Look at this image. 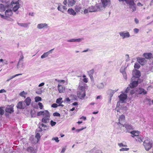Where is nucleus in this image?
Here are the masks:
<instances>
[{
  "label": "nucleus",
  "instance_id": "1",
  "mask_svg": "<svg viewBox=\"0 0 153 153\" xmlns=\"http://www.w3.org/2000/svg\"><path fill=\"white\" fill-rule=\"evenodd\" d=\"M86 84L82 81L80 82L78 87V91L77 95L80 99L83 98L85 96V86Z\"/></svg>",
  "mask_w": 153,
  "mask_h": 153
},
{
  "label": "nucleus",
  "instance_id": "2",
  "mask_svg": "<svg viewBox=\"0 0 153 153\" xmlns=\"http://www.w3.org/2000/svg\"><path fill=\"white\" fill-rule=\"evenodd\" d=\"M19 0H13L10 4L8 5V10H18L20 7Z\"/></svg>",
  "mask_w": 153,
  "mask_h": 153
},
{
  "label": "nucleus",
  "instance_id": "3",
  "mask_svg": "<svg viewBox=\"0 0 153 153\" xmlns=\"http://www.w3.org/2000/svg\"><path fill=\"white\" fill-rule=\"evenodd\" d=\"M105 85V83L104 82H97L93 83L92 84V86L95 87V86H96L98 89L101 90L104 88Z\"/></svg>",
  "mask_w": 153,
  "mask_h": 153
},
{
  "label": "nucleus",
  "instance_id": "4",
  "mask_svg": "<svg viewBox=\"0 0 153 153\" xmlns=\"http://www.w3.org/2000/svg\"><path fill=\"white\" fill-rule=\"evenodd\" d=\"M121 94L118 96L119 99V102L122 103L124 102L127 97V94L123 91L121 92Z\"/></svg>",
  "mask_w": 153,
  "mask_h": 153
},
{
  "label": "nucleus",
  "instance_id": "5",
  "mask_svg": "<svg viewBox=\"0 0 153 153\" xmlns=\"http://www.w3.org/2000/svg\"><path fill=\"white\" fill-rule=\"evenodd\" d=\"M143 145L146 151L150 150L152 146V143L148 140H145L143 142Z\"/></svg>",
  "mask_w": 153,
  "mask_h": 153
},
{
  "label": "nucleus",
  "instance_id": "6",
  "mask_svg": "<svg viewBox=\"0 0 153 153\" xmlns=\"http://www.w3.org/2000/svg\"><path fill=\"white\" fill-rule=\"evenodd\" d=\"M50 115L49 112H46L45 115L42 120V121L45 123H48L50 120Z\"/></svg>",
  "mask_w": 153,
  "mask_h": 153
},
{
  "label": "nucleus",
  "instance_id": "7",
  "mask_svg": "<svg viewBox=\"0 0 153 153\" xmlns=\"http://www.w3.org/2000/svg\"><path fill=\"white\" fill-rule=\"evenodd\" d=\"M119 34L120 37L123 39L131 36L129 33L126 31H121L119 33Z\"/></svg>",
  "mask_w": 153,
  "mask_h": 153
},
{
  "label": "nucleus",
  "instance_id": "8",
  "mask_svg": "<svg viewBox=\"0 0 153 153\" xmlns=\"http://www.w3.org/2000/svg\"><path fill=\"white\" fill-rule=\"evenodd\" d=\"M133 76L131 78V80H134L135 79H138L140 76V73L139 71L136 70L134 71L132 73Z\"/></svg>",
  "mask_w": 153,
  "mask_h": 153
},
{
  "label": "nucleus",
  "instance_id": "9",
  "mask_svg": "<svg viewBox=\"0 0 153 153\" xmlns=\"http://www.w3.org/2000/svg\"><path fill=\"white\" fill-rule=\"evenodd\" d=\"M119 1H125L126 3L129 5L130 8L134 10V4L133 0H119Z\"/></svg>",
  "mask_w": 153,
  "mask_h": 153
},
{
  "label": "nucleus",
  "instance_id": "10",
  "mask_svg": "<svg viewBox=\"0 0 153 153\" xmlns=\"http://www.w3.org/2000/svg\"><path fill=\"white\" fill-rule=\"evenodd\" d=\"M48 27V24L45 23H40L37 26V28L39 29H47Z\"/></svg>",
  "mask_w": 153,
  "mask_h": 153
},
{
  "label": "nucleus",
  "instance_id": "11",
  "mask_svg": "<svg viewBox=\"0 0 153 153\" xmlns=\"http://www.w3.org/2000/svg\"><path fill=\"white\" fill-rule=\"evenodd\" d=\"M132 88L130 87H127L125 91V93L127 94L128 95H132L135 93L136 90L134 89H132Z\"/></svg>",
  "mask_w": 153,
  "mask_h": 153
},
{
  "label": "nucleus",
  "instance_id": "12",
  "mask_svg": "<svg viewBox=\"0 0 153 153\" xmlns=\"http://www.w3.org/2000/svg\"><path fill=\"white\" fill-rule=\"evenodd\" d=\"M14 12L16 13V14H18V10H13ZM13 14L12 10H5L4 15H6V17H8L11 16Z\"/></svg>",
  "mask_w": 153,
  "mask_h": 153
},
{
  "label": "nucleus",
  "instance_id": "13",
  "mask_svg": "<svg viewBox=\"0 0 153 153\" xmlns=\"http://www.w3.org/2000/svg\"><path fill=\"white\" fill-rule=\"evenodd\" d=\"M135 80L133 81V80H131L132 82L130 83L129 84V86L131 88H134L137 86L138 84V80L139 79H135Z\"/></svg>",
  "mask_w": 153,
  "mask_h": 153
},
{
  "label": "nucleus",
  "instance_id": "14",
  "mask_svg": "<svg viewBox=\"0 0 153 153\" xmlns=\"http://www.w3.org/2000/svg\"><path fill=\"white\" fill-rule=\"evenodd\" d=\"M54 49V48L52 49L48 52L44 53L41 56V58L42 59L47 57L49 54L52 53Z\"/></svg>",
  "mask_w": 153,
  "mask_h": 153
},
{
  "label": "nucleus",
  "instance_id": "15",
  "mask_svg": "<svg viewBox=\"0 0 153 153\" xmlns=\"http://www.w3.org/2000/svg\"><path fill=\"white\" fill-rule=\"evenodd\" d=\"M26 107V105L24 104L23 102H19L17 104V107L19 109H24Z\"/></svg>",
  "mask_w": 153,
  "mask_h": 153
},
{
  "label": "nucleus",
  "instance_id": "16",
  "mask_svg": "<svg viewBox=\"0 0 153 153\" xmlns=\"http://www.w3.org/2000/svg\"><path fill=\"white\" fill-rule=\"evenodd\" d=\"M47 128V126L46 125L42 124L40 126H39V128L37 130L38 131H41L43 130H45Z\"/></svg>",
  "mask_w": 153,
  "mask_h": 153
},
{
  "label": "nucleus",
  "instance_id": "17",
  "mask_svg": "<svg viewBox=\"0 0 153 153\" xmlns=\"http://www.w3.org/2000/svg\"><path fill=\"white\" fill-rule=\"evenodd\" d=\"M25 65L23 62H18L17 65V68L18 69L20 70H23L25 68Z\"/></svg>",
  "mask_w": 153,
  "mask_h": 153
},
{
  "label": "nucleus",
  "instance_id": "18",
  "mask_svg": "<svg viewBox=\"0 0 153 153\" xmlns=\"http://www.w3.org/2000/svg\"><path fill=\"white\" fill-rule=\"evenodd\" d=\"M130 133L131 134V136L132 137H136L139 136V134L140 132L138 131H133L130 132Z\"/></svg>",
  "mask_w": 153,
  "mask_h": 153
},
{
  "label": "nucleus",
  "instance_id": "19",
  "mask_svg": "<svg viewBox=\"0 0 153 153\" xmlns=\"http://www.w3.org/2000/svg\"><path fill=\"white\" fill-rule=\"evenodd\" d=\"M137 61L141 65H143L146 63L145 59L143 58H139L137 59Z\"/></svg>",
  "mask_w": 153,
  "mask_h": 153
},
{
  "label": "nucleus",
  "instance_id": "20",
  "mask_svg": "<svg viewBox=\"0 0 153 153\" xmlns=\"http://www.w3.org/2000/svg\"><path fill=\"white\" fill-rule=\"evenodd\" d=\"M143 56L147 59H150L152 57V55L151 53H144Z\"/></svg>",
  "mask_w": 153,
  "mask_h": 153
},
{
  "label": "nucleus",
  "instance_id": "21",
  "mask_svg": "<svg viewBox=\"0 0 153 153\" xmlns=\"http://www.w3.org/2000/svg\"><path fill=\"white\" fill-rule=\"evenodd\" d=\"M24 104L26 105L29 106L30 104L31 99L30 97H27L25 100L23 102Z\"/></svg>",
  "mask_w": 153,
  "mask_h": 153
},
{
  "label": "nucleus",
  "instance_id": "22",
  "mask_svg": "<svg viewBox=\"0 0 153 153\" xmlns=\"http://www.w3.org/2000/svg\"><path fill=\"white\" fill-rule=\"evenodd\" d=\"M56 6H57V10H61L62 9L66 10L67 9L66 6H63L60 3L56 4Z\"/></svg>",
  "mask_w": 153,
  "mask_h": 153
},
{
  "label": "nucleus",
  "instance_id": "23",
  "mask_svg": "<svg viewBox=\"0 0 153 153\" xmlns=\"http://www.w3.org/2000/svg\"><path fill=\"white\" fill-rule=\"evenodd\" d=\"M120 72L122 74L124 78L125 79H126L127 78V76L125 71V68H121L120 69Z\"/></svg>",
  "mask_w": 153,
  "mask_h": 153
},
{
  "label": "nucleus",
  "instance_id": "24",
  "mask_svg": "<svg viewBox=\"0 0 153 153\" xmlns=\"http://www.w3.org/2000/svg\"><path fill=\"white\" fill-rule=\"evenodd\" d=\"M125 127V128L127 130L130 129L132 128V126L131 125L128 124H126L123 125L122 124H120V127H119L120 128H121L122 127Z\"/></svg>",
  "mask_w": 153,
  "mask_h": 153
},
{
  "label": "nucleus",
  "instance_id": "25",
  "mask_svg": "<svg viewBox=\"0 0 153 153\" xmlns=\"http://www.w3.org/2000/svg\"><path fill=\"white\" fill-rule=\"evenodd\" d=\"M124 119H125V116L123 115H122L120 117L119 119V122L118 123H117V124L119 125V127H120V124H122L121 123V121H123V120H124Z\"/></svg>",
  "mask_w": 153,
  "mask_h": 153
},
{
  "label": "nucleus",
  "instance_id": "26",
  "mask_svg": "<svg viewBox=\"0 0 153 153\" xmlns=\"http://www.w3.org/2000/svg\"><path fill=\"white\" fill-rule=\"evenodd\" d=\"M58 89L59 93H63L65 91V88L63 86L59 84L58 85Z\"/></svg>",
  "mask_w": 153,
  "mask_h": 153
},
{
  "label": "nucleus",
  "instance_id": "27",
  "mask_svg": "<svg viewBox=\"0 0 153 153\" xmlns=\"http://www.w3.org/2000/svg\"><path fill=\"white\" fill-rule=\"evenodd\" d=\"M137 92L139 94H145L147 93L146 91L142 88H139Z\"/></svg>",
  "mask_w": 153,
  "mask_h": 153
},
{
  "label": "nucleus",
  "instance_id": "28",
  "mask_svg": "<svg viewBox=\"0 0 153 153\" xmlns=\"http://www.w3.org/2000/svg\"><path fill=\"white\" fill-rule=\"evenodd\" d=\"M30 23H19L18 22H17L18 25L21 27H28V25L30 24Z\"/></svg>",
  "mask_w": 153,
  "mask_h": 153
},
{
  "label": "nucleus",
  "instance_id": "29",
  "mask_svg": "<svg viewBox=\"0 0 153 153\" xmlns=\"http://www.w3.org/2000/svg\"><path fill=\"white\" fill-rule=\"evenodd\" d=\"M118 89H115V90H109L108 91L110 97H112L114 94L116 92H117Z\"/></svg>",
  "mask_w": 153,
  "mask_h": 153
},
{
  "label": "nucleus",
  "instance_id": "30",
  "mask_svg": "<svg viewBox=\"0 0 153 153\" xmlns=\"http://www.w3.org/2000/svg\"><path fill=\"white\" fill-rule=\"evenodd\" d=\"M5 111L7 112L12 113L14 111V110L12 107H10L9 106L7 107L6 108Z\"/></svg>",
  "mask_w": 153,
  "mask_h": 153
},
{
  "label": "nucleus",
  "instance_id": "31",
  "mask_svg": "<svg viewBox=\"0 0 153 153\" xmlns=\"http://www.w3.org/2000/svg\"><path fill=\"white\" fill-rule=\"evenodd\" d=\"M110 1L109 0H103L102 1V4L104 8L110 3Z\"/></svg>",
  "mask_w": 153,
  "mask_h": 153
},
{
  "label": "nucleus",
  "instance_id": "32",
  "mask_svg": "<svg viewBox=\"0 0 153 153\" xmlns=\"http://www.w3.org/2000/svg\"><path fill=\"white\" fill-rule=\"evenodd\" d=\"M76 2V1L75 0H68V5L69 6H72L75 4Z\"/></svg>",
  "mask_w": 153,
  "mask_h": 153
},
{
  "label": "nucleus",
  "instance_id": "33",
  "mask_svg": "<svg viewBox=\"0 0 153 153\" xmlns=\"http://www.w3.org/2000/svg\"><path fill=\"white\" fill-rule=\"evenodd\" d=\"M46 112H48V111L47 110H45L43 111H39L37 113V115L38 116L43 115L44 116L45 115V114Z\"/></svg>",
  "mask_w": 153,
  "mask_h": 153
},
{
  "label": "nucleus",
  "instance_id": "34",
  "mask_svg": "<svg viewBox=\"0 0 153 153\" xmlns=\"http://www.w3.org/2000/svg\"><path fill=\"white\" fill-rule=\"evenodd\" d=\"M68 13L70 15H72L73 16L76 15V12H78V11H75L74 10H67V11Z\"/></svg>",
  "mask_w": 153,
  "mask_h": 153
},
{
  "label": "nucleus",
  "instance_id": "35",
  "mask_svg": "<svg viewBox=\"0 0 153 153\" xmlns=\"http://www.w3.org/2000/svg\"><path fill=\"white\" fill-rule=\"evenodd\" d=\"M5 10H0V16L1 18L4 19V17L6 16V15H4V13Z\"/></svg>",
  "mask_w": 153,
  "mask_h": 153
},
{
  "label": "nucleus",
  "instance_id": "36",
  "mask_svg": "<svg viewBox=\"0 0 153 153\" xmlns=\"http://www.w3.org/2000/svg\"><path fill=\"white\" fill-rule=\"evenodd\" d=\"M88 73L90 77L92 76V75L94 73V69H92L88 71Z\"/></svg>",
  "mask_w": 153,
  "mask_h": 153
},
{
  "label": "nucleus",
  "instance_id": "37",
  "mask_svg": "<svg viewBox=\"0 0 153 153\" xmlns=\"http://www.w3.org/2000/svg\"><path fill=\"white\" fill-rule=\"evenodd\" d=\"M62 98L61 97H60L57 99L56 102V103L59 104H62L63 102L62 100Z\"/></svg>",
  "mask_w": 153,
  "mask_h": 153
},
{
  "label": "nucleus",
  "instance_id": "38",
  "mask_svg": "<svg viewBox=\"0 0 153 153\" xmlns=\"http://www.w3.org/2000/svg\"><path fill=\"white\" fill-rule=\"evenodd\" d=\"M139 143H141L143 142V138L140 137H136V138L135 139Z\"/></svg>",
  "mask_w": 153,
  "mask_h": 153
},
{
  "label": "nucleus",
  "instance_id": "39",
  "mask_svg": "<svg viewBox=\"0 0 153 153\" xmlns=\"http://www.w3.org/2000/svg\"><path fill=\"white\" fill-rule=\"evenodd\" d=\"M97 10H89L88 11V10H84L83 13L84 14H86L88 13L89 12H96Z\"/></svg>",
  "mask_w": 153,
  "mask_h": 153
},
{
  "label": "nucleus",
  "instance_id": "40",
  "mask_svg": "<svg viewBox=\"0 0 153 153\" xmlns=\"http://www.w3.org/2000/svg\"><path fill=\"white\" fill-rule=\"evenodd\" d=\"M35 101L36 102H38L40 101H41L42 99L41 97H36L35 98Z\"/></svg>",
  "mask_w": 153,
  "mask_h": 153
},
{
  "label": "nucleus",
  "instance_id": "41",
  "mask_svg": "<svg viewBox=\"0 0 153 153\" xmlns=\"http://www.w3.org/2000/svg\"><path fill=\"white\" fill-rule=\"evenodd\" d=\"M26 94V93H25L24 91H22L19 94V95L22 97H24V98L25 97V95Z\"/></svg>",
  "mask_w": 153,
  "mask_h": 153
},
{
  "label": "nucleus",
  "instance_id": "42",
  "mask_svg": "<svg viewBox=\"0 0 153 153\" xmlns=\"http://www.w3.org/2000/svg\"><path fill=\"white\" fill-rule=\"evenodd\" d=\"M4 111L2 107H0V116H1L4 113Z\"/></svg>",
  "mask_w": 153,
  "mask_h": 153
},
{
  "label": "nucleus",
  "instance_id": "43",
  "mask_svg": "<svg viewBox=\"0 0 153 153\" xmlns=\"http://www.w3.org/2000/svg\"><path fill=\"white\" fill-rule=\"evenodd\" d=\"M140 65L139 63H135L134 65V67L135 68L139 69L140 67Z\"/></svg>",
  "mask_w": 153,
  "mask_h": 153
},
{
  "label": "nucleus",
  "instance_id": "44",
  "mask_svg": "<svg viewBox=\"0 0 153 153\" xmlns=\"http://www.w3.org/2000/svg\"><path fill=\"white\" fill-rule=\"evenodd\" d=\"M24 58V57L23 55L21 54L19 62H23Z\"/></svg>",
  "mask_w": 153,
  "mask_h": 153
},
{
  "label": "nucleus",
  "instance_id": "45",
  "mask_svg": "<svg viewBox=\"0 0 153 153\" xmlns=\"http://www.w3.org/2000/svg\"><path fill=\"white\" fill-rule=\"evenodd\" d=\"M35 137L37 138L38 141H39L40 138V134L39 133H37Z\"/></svg>",
  "mask_w": 153,
  "mask_h": 153
},
{
  "label": "nucleus",
  "instance_id": "46",
  "mask_svg": "<svg viewBox=\"0 0 153 153\" xmlns=\"http://www.w3.org/2000/svg\"><path fill=\"white\" fill-rule=\"evenodd\" d=\"M4 19H6L8 21H10L12 22L13 21V19H12L9 17H4Z\"/></svg>",
  "mask_w": 153,
  "mask_h": 153
},
{
  "label": "nucleus",
  "instance_id": "47",
  "mask_svg": "<svg viewBox=\"0 0 153 153\" xmlns=\"http://www.w3.org/2000/svg\"><path fill=\"white\" fill-rule=\"evenodd\" d=\"M82 81L84 83H87L88 82V79L87 78H84L81 80L80 82Z\"/></svg>",
  "mask_w": 153,
  "mask_h": 153
},
{
  "label": "nucleus",
  "instance_id": "48",
  "mask_svg": "<svg viewBox=\"0 0 153 153\" xmlns=\"http://www.w3.org/2000/svg\"><path fill=\"white\" fill-rule=\"evenodd\" d=\"M50 124L52 126H53L56 124V123L55 122H54L53 120H51V121Z\"/></svg>",
  "mask_w": 153,
  "mask_h": 153
},
{
  "label": "nucleus",
  "instance_id": "49",
  "mask_svg": "<svg viewBox=\"0 0 153 153\" xmlns=\"http://www.w3.org/2000/svg\"><path fill=\"white\" fill-rule=\"evenodd\" d=\"M38 105H39V108L40 109H42L43 108V105L42 103L40 102H39L38 103Z\"/></svg>",
  "mask_w": 153,
  "mask_h": 153
},
{
  "label": "nucleus",
  "instance_id": "50",
  "mask_svg": "<svg viewBox=\"0 0 153 153\" xmlns=\"http://www.w3.org/2000/svg\"><path fill=\"white\" fill-rule=\"evenodd\" d=\"M118 145L120 147L127 146L126 145H125L122 143H118Z\"/></svg>",
  "mask_w": 153,
  "mask_h": 153
},
{
  "label": "nucleus",
  "instance_id": "51",
  "mask_svg": "<svg viewBox=\"0 0 153 153\" xmlns=\"http://www.w3.org/2000/svg\"><path fill=\"white\" fill-rule=\"evenodd\" d=\"M22 74H16V75H15L14 76H11L10 78V79H13V78H14L16 77V76H18L19 75H21Z\"/></svg>",
  "mask_w": 153,
  "mask_h": 153
},
{
  "label": "nucleus",
  "instance_id": "52",
  "mask_svg": "<svg viewBox=\"0 0 153 153\" xmlns=\"http://www.w3.org/2000/svg\"><path fill=\"white\" fill-rule=\"evenodd\" d=\"M128 148H123L120 149V151H128L129 150Z\"/></svg>",
  "mask_w": 153,
  "mask_h": 153
},
{
  "label": "nucleus",
  "instance_id": "53",
  "mask_svg": "<svg viewBox=\"0 0 153 153\" xmlns=\"http://www.w3.org/2000/svg\"><path fill=\"white\" fill-rule=\"evenodd\" d=\"M53 115L54 116L60 117V114L58 113L55 112L53 113Z\"/></svg>",
  "mask_w": 153,
  "mask_h": 153
},
{
  "label": "nucleus",
  "instance_id": "54",
  "mask_svg": "<svg viewBox=\"0 0 153 153\" xmlns=\"http://www.w3.org/2000/svg\"><path fill=\"white\" fill-rule=\"evenodd\" d=\"M35 14V13L33 12H29L28 13V15L31 16H33Z\"/></svg>",
  "mask_w": 153,
  "mask_h": 153
},
{
  "label": "nucleus",
  "instance_id": "55",
  "mask_svg": "<svg viewBox=\"0 0 153 153\" xmlns=\"http://www.w3.org/2000/svg\"><path fill=\"white\" fill-rule=\"evenodd\" d=\"M5 8L4 5L2 4H0V9L1 10H4Z\"/></svg>",
  "mask_w": 153,
  "mask_h": 153
},
{
  "label": "nucleus",
  "instance_id": "56",
  "mask_svg": "<svg viewBox=\"0 0 153 153\" xmlns=\"http://www.w3.org/2000/svg\"><path fill=\"white\" fill-rule=\"evenodd\" d=\"M67 41L68 42H75V39H72L68 40Z\"/></svg>",
  "mask_w": 153,
  "mask_h": 153
},
{
  "label": "nucleus",
  "instance_id": "57",
  "mask_svg": "<svg viewBox=\"0 0 153 153\" xmlns=\"http://www.w3.org/2000/svg\"><path fill=\"white\" fill-rule=\"evenodd\" d=\"M125 57L126 58V61L127 62L129 61V55L128 54H126L125 56Z\"/></svg>",
  "mask_w": 153,
  "mask_h": 153
},
{
  "label": "nucleus",
  "instance_id": "58",
  "mask_svg": "<svg viewBox=\"0 0 153 153\" xmlns=\"http://www.w3.org/2000/svg\"><path fill=\"white\" fill-rule=\"evenodd\" d=\"M53 140H55L56 142L58 143L59 141V140H58V138L57 137L52 138Z\"/></svg>",
  "mask_w": 153,
  "mask_h": 153
},
{
  "label": "nucleus",
  "instance_id": "59",
  "mask_svg": "<svg viewBox=\"0 0 153 153\" xmlns=\"http://www.w3.org/2000/svg\"><path fill=\"white\" fill-rule=\"evenodd\" d=\"M134 32L135 33H137L139 31V30L138 29L135 28L134 29Z\"/></svg>",
  "mask_w": 153,
  "mask_h": 153
},
{
  "label": "nucleus",
  "instance_id": "60",
  "mask_svg": "<svg viewBox=\"0 0 153 153\" xmlns=\"http://www.w3.org/2000/svg\"><path fill=\"white\" fill-rule=\"evenodd\" d=\"M83 39V38H79L77 39H75V42H79L81 41Z\"/></svg>",
  "mask_w": 153,
  "mask_h": 153
},
{
  "label": "nucleus",
  "instance_id": "61",
  "mask_svg": "<svg viewBox=\"0 0 153 153\" xmlns=\"http://www.w3.org/2000/svg\"><path fill=\"white\" fill-rule=\"evenodd\" d=\"M3 65H7L8 64V61L5 59H4L3 61Z\"/></svg>",
  "mask_w": 153,
  "mask_h": 153
},
{
  "label": "nucleus",
  "instance_id": "62",
  "mask_svg": "<svg viewBox=\"0 0 153 153\" xmlns=\"http://www.w3.org/2000/svg\"><path fill=\"white\" fill-rule=\"evenodd\" d=\"M57 106H58V105L56 103H53V104H52L51 105L52 107L53 108H56L57 107Z\"/></svg>",
  "mask_w": 153,
  "mask_h": 153
},
{
  "label": "nucleus",
  "instance_id": "63",
  "mask_svg": "<svg viewBox=\"0 0 153 153\" xmlns=\"http://www.w3.org/2000/svg\"><path fill=\"white\" fill-rule=\"evenodd\" d=\"M86 128V127H85V128H82L77 129L76 130V131H77L78 132H79V131H81L83 129H85Z\"/></svg>",
  "mask_w": 153,
  "mask_h": 153
},
{
  "label": "nucleus",
  "instance_id": "64",
  "mask_svg": "<svg viewBox=\"0 0 153 153\" xmlns=\"http://www.w3.org/2000/svg\"><path fill=\"white\" fill-rule=\"evenodd\" d=\"M66 150V148H62V150L61 152V153H64Z\"/></svg>",
  "mask_w": 153,
  "mask_h": 153
}]
</instances>
